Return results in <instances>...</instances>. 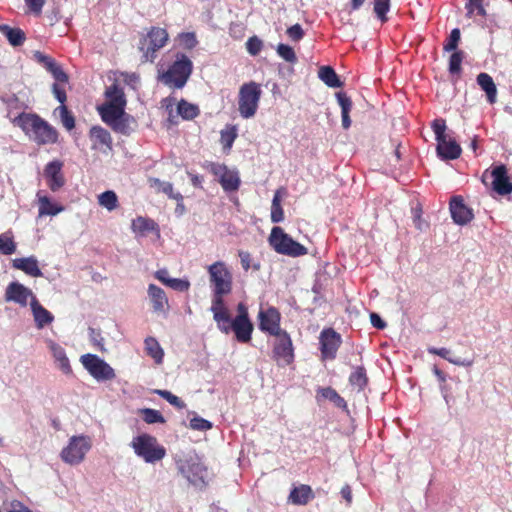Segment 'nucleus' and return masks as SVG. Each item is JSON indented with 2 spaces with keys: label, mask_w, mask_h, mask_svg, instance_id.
Returning a JSON list of instances; mask_svg holds the SVG:
<instances>
[{
  "label": "nucleus",
  "mask_w": 512,
  "mask_h": 512,
  "mask_svg": "<svg viewBox=\"0 0 512 512\" xmlns=\"http://www.w3.org/2000/svg\"><path fill=\"white\" fill-rule=\"evenodd\" d=\"M177 111L183 119L191 120L199 114V109L196 105L190 104L185 100H181L178 103Z\"/></svg>",
  "instance_id": "nucleus-42"
},
{
  "label": "nucleus",
  "mask_w": 512,
  "mask_h": 512,
  "mask_svg": "<svg viewBox=\"0 0 512 512\" xmlns=\"http://www.w3.org/2000/svg\"><path fill=\"white\" fill-rule=\"evenodd\" d=\"M349 382L352 386L356 387L358 391L363 390L368 382L366 370L364 367H356L349 377Z\"/></svg>",
  "instance_id": "nucleus-39"
},
{
  "label": "nucleus",
  "mask_w": 512,
  "mask_h": 512,
  "mask_svg": "<svg viewBox=\"0 0 512 512\" xmlns=\"http://www.w3.org/2000/svg\"><path fill=\"white\" fill-rule=\"evenodd\" d=\"M321 396L325 399L330 400L339 408H346V401L342 398L336 390L330 387L321 388L319 390Z\"/></svg>",
  "instance_id": "nucleus-44"
},
{
  "label": "nucleus",
  "mask_w": 512,
  "mask_h": 512,
  "mask_svg": "<svg viewBox=\"0 0 512 512\" xmlns=\"http://www.w3.org/2000/svg\"><path fill=\"white\" fill-rule=\"evenodd\" d=\"M460 41V30L455 28L451 31L447 43L444 45V50L446 52H451L457 49L458 43Z\"/></svg>",
  "instance_id": "nucleus-55"
},
{
  "label": "nucleus",
  "mask_w": 512,
  "mask_h": 512,
  "mask_svg": "<svg viewBox=\"0 0 512 512\" xmlns=\"http://www.w3.org/2000/svg\"><path fill=\"white\" fill-rule=\"evenodd\" d=\"M450 212L453 221L458 225H465L473 218L472 210L464 204L460 196H454L451 199Z\"/></svg>",
  "instance_id": "nucleus-20"
},
{
  "label": "nucleus",
  "mask_w": 512,
  "mask_h": 512,
  "mask_svg": "<svg viewBox=\"0 0 512 512\" xmlns=\"http://www.w3.org/2000/svg\"><path fill=\"white\" fill-rule=\"evenodd\" d=\"M168 37L165 29L152 27L139 42V50L143 53L142 61L153 62L157 57L156 52L166 45Z\"/></svg>",
  "instance_id": "nucleus-6"
},
{
  "label": "nucleus",
  "mask_w": 512,
  "mask_h": 512,
  "mask_svg": "<svg viewBox=\"0 0 512 512\" xmlns=\"http://www.w3.org/2000/svg\"><path fill=\"white\" fill-rule=\"evenodd\" d=\"M276 52L280 58L288 63L295 64L298 61L295 51L287 44H278Z\"/></svg>",
  "instance_id": "nucleus-45"
},
{
  "label": "nucleus",
  "mask_w": 512,
  "mask_h": 512,
  "mask_svg": "<svg viewBox=\"0 0 512 512\" xmlns=\"http://www.w3.org/2000/svg\"><path fill=\"white\" fill-rule=\"evenodd\" d=\"M239 257L241 261L242 268L245 271H248L251 267V255L247 251H239Z\"/></svg>",
  "instance_id": "nucleus-64"
},
{
  "label": "nucleus",
  "mask_w": 512,
  "mask_h": 512,
  "mask_svg": "<svg viewBox=\"0 0 512 512\" xmlns=\"http://www.w3.org/2000/svg\"><path fill=\"white\" fill-rule=\"evenodd\" d=\"M261 94V87L256 82L251 81L240 87L238 95V110L243 118L249 119L256 114Z\"/></svg>",
  "instance_id": "nucleus-5"
},
{
  "label": "nucleus",
  "mask_w": 512,
  "mask_h": 512,
  "mask_svg": "<svg viewBox=\"0 0 512 512\" xmlns=\"http://www.w3.org/2000/svg\"><path fill=\"white\" fill-rule=\"evenodd\" d=\"M45 344L50 350L57 367L64 374H70L72 372V369L69 359L66 355L65 349L61 345L56 343L54 340L49 338L45 339Z\"/></svg>",
  "instance_id": "nucleus-22"
},
{
  "label": "nucleus",
  "mask_w": 512,
  "mask_h": 512,
  "mask_svg": "<svg viewBox=\"0 0 512 512\" xmlns=\"http://www.w3.org/2000/svg\"><path fill=\"white\" fill-rule=\"evenodd\" d=\"M80 362L97 381H108L116 377L114 369L103 359L94 354H84Z\"/></svg>",
  "instance_id": "nucleus-9"
},
{
  "label": "nucleus",
  "mask_w": 512,
  "mask_h": 512,
  "mask_svg": "<svg viewBox=\"0 0 512 512\" xmlns=\"http://www.w3.org/2000/svg\"><path fill=\"white\" fill-rule=\"evenodd\" d=\"M168 286L179 292H186L190 288V282L186 279L171 278Z\"/></svg>",
  "instance_id": "nucleus-57"
},
{
  "label": "nucleus",
  "mask_w": 512,
  "mask_h": 512,
  "mask_svg": "<svg viewBox=\"0 0 512 512\" xmlns=\"http://www.w3.org/2000/svg\"><path fill=\"white\" fill-rule=\"evenodd\" d=\"M139 413L143 416V420L147 424L165 422L163 415L158 410H154L151 408H143L139 410Z\"/></svg>",
  "instance_id": "nucleus-46"
},
{
  "label": "nucleus",
  "mask_w": 512,
  "mask_h": 512,
  "mask_svg": "<svg viewBox=\"0 0 512 512\" xmlns=\"http://www.w3.org/2000/svg\"><path fill=\"white\" fill-rule=\"evenodd\" d=\"M182 45L187 49H193L198 41L194 33L187 32L180 35Z\"/></svg>",
  "instance_id": "nucleus-60"
},
{
  "label": "nucleus",
  "mask_w": 512,
  "mask_h": 512,
  "mask_svg": "<svg viewBox=\"0 0 512 512\" xmlns=\"http://www.w3.org/2000/svg\"><path fill=\"white\" fill-rule=\"evenodd\" d=\"M432 129L437 143H441V141L443 142V139L448 137L445 134L446 123L443 119H435L432 123Z\"/></svg>",
  "instance_id": "nucleus-52"
},
{
  "label": "nucleus",
  "mask_w": 512,
  "mask_h": 512,
  "mask_svg": "<svg viewBox=\"0 0 512 512\" xmlns=\"http://www.w3.org/2000/svg\"><path fill=\"white\" fill-rule=\"evenodd\" d=\"M92 447L91 438L85 435L72 436L65 446L60 457L63 462L69 465H78L84 459Z\"/></svg>",
  "instance_id": "nucleus-7"
},
{
  "label": "nucleus",
  "mask_w": 512,
  "mask_h": 512,
  "mask_svg": "<svg viewBox=\"0 0 512 512\" xmlns=\"http://www.w3.org/2000/svg\"><path fill=\"white\" fill-rule=\"evenodd\" d=\"M14 123L39 145L57 142L56 129L37 114L21 113L14 119Z\"/></svg>",
  "instance_id": "nucleus-1"
},
{
  "label": "nucleus",
  "mask_w": 512,
  "mask_h": 512,
  "mask_svg": "<svg viewBox=\"0 0 512 512\" xmlns=\"http://www.w3.org/2000/svg\"><path fill=\"white\" fill-rule=\"evenodd\" d=\"M262 47L263 41L257 36H252L246 41L247 52L252 56L258 55Z\"/></svg>",
  "instance_id": "nucleus-53"
},
{
  "label": "nucleus",
  "mask_w": 512,
  "mask_h": 512,
  "mask_svg": "<svg viewBox=\"0 0 512 512\" xmlns=\"http://www.w3.org/2000/svg\"><path fill=\"white\" fill-rule=\"evenodd\" d=\"M0 32L7 38L9 44L13 47L21 46L25 39V33L20 28H13L9 25L2 24Z\"/></svg>",
  "instance_id": "nucleus-31"
},
{
  "label": "nucleus",
  "mask_w": 512,
  "mask_h": 512,
  "mask_svg": "<svg viewBox=\"0 0 512 512\" xmlns=\"http://www.w3.org/2000/svg\"><path fill=\"white\" fill-rule=\"evenodd\" d=\"M192 70V61L185 54L177 53L174 63L159 79L163 84L171 88L181 89L187 83Z\"/></svg>",
  "instance_id": "nucleus-2"
},
{
  "label": "nucleus",
  "mask_w": 512,
  "mask_h": 512,
  "mask_svg": "<svg viewBox=\"0 0 512 512\" xmlns=\"http://www.w3.org/2000/svg\"><path fill=\"white\" fill-rule=\"evenodd\" d=\"M437 154L443 160H454L461 155L460 145L450 138L443 139V142L437 143Z\"/></svg>",
  "instance_id": "nucleus-26"
},
{
  "label": "nucleus",
  "mask_w": 512,
  "mask_h": 512,
  "mask_svg": "<svg viewBox=\"0 0 512 512\" xmlns=\"http://www.w3.org/2000/svg\"><path fill=\"white\" fill-rule=\"evenodd\" d=\"M16 251V243L10 232L0 234V253L11 255Z\"/></svg>",
  "instance_id": "nucleus-43"
},
{
  "label": "nucleus",
  "mask_w": 512,
  "mask_h": 512,
  "mask_svg": "<svg viewBox=\"0 0 512 512\" xmlns=\"http://www.w3.org/2000/svg\"><path fill=\"white\" fill-rule=\"evenodd\" d=\"M55 112L59 113V117L61 119V122L63 126L67 130H72L75 127V119L68 111L67 107L65 105H60Z\"/></svg>",
  "instance_id": "nucleus-47"
},
{
  "label": "nucleus",
  "mask_w": 512,
  "mask_h": 512,
  "mask_svg": "<svg viewBox=\"0 0 512 512\" xmlns=\"http://www.w3.org/2000/svg\"><path fill=\"white\" fill-rule=\"evenodd\" d=\"M90 137L97 143H100L108 148H111L112 138L110 133L106 129L100 126H93L90 129Z\"/></svg>",
  "instance_id": "nucleus-40"
},
{
  "label": "nucleus",
  "mask_w": 512,
  "mask_h": 512,
  "mask_svg": "<svg viewBox=\"0 0 512 512\" xmlns=\"http://www.w3.org/2000/svg\"><path fill=\"white\" fill-rule=\"evenodd\" d=\"M484 0H467L465 8L467 10L466 16L471 18L476 11L480 16H486V10L483 6Z\"/></svg>",
  "instance_id": "nucleus-48"
},
{
  "label": "nucleus",
  "mask_w": 512,
  "mask_h": 512,
  "mask_svg": "<svg viewBox=\"0 0 512 512\" xmlns=\"http://www.w3.org/2000/svg\"><path fill=\"white\" fill-rule=\"evenodd\" d=\"M210 172L218 177V181L225 191H236L240 185V178L236 170L229 169L224 164L209 163Z\"/></svg>",
  "instance_id": "nucleus-13"
},
{
  "label": "nucleus",
  "mask_w": 512,
  "mask_h": 512,
  "mask_svg": "<svg viewBox=\"0 0 512 512\" xmlns=\"http://www.w3.org/2000/svg\"><path fill=\"white\" fill-rule=\"evenodd\" d=\"M46 0H25L26 5L36 14H40Z\"/></svg>",
  "instance_id": "nucleus-62"
},
{
  "label": "nucleus",
  "mask_w": 512,
  "mask_h": 512,
  "mask_svg": "<svg viewBox=\"0 0 512 512\" xmlns=\"http://www.w3.org/2000/svg\"><path fill=\"white\" fill-rule=\"evenodd\" d=\"M341 344L340 335L333 329H325L320 334V350L323 358L334 359Z\"/></svg>",
  "instance_id": "nucleus-17"
},
{
  "label": "nucleus",
  "mask_w": 512,
  "mask_h": 512,
  "mask_svg": "<svg viewBox=\"0 0 512 512\" xmlns=\"http://www.w3.org/2000/svg\"><path fill=\"white\" fill-rule=\"evenodd\" d=\"M275 336L273 357L279 366L289 365L294 358L292 341L287 332H280Z\"/></svg>",
  "instance_id": "nucleus-12"
},
{
  "label": "nucleus",
  "mask_w": 512,
  "mask_h": 512,
  "mask_svg": "<svg viewBox=\"0 0 512 512\" xmlns=\"http://www.w3.org/2000/svg\"><path fill=\"white\" fill-rule=\"evenodd\" d=\"M151 188H154L157 192L166 194L169 198L181 201L183 199L179 192H174L173 185L170 182L161 181L158 178L151 177L148 180Z\"/></svg>",
  "instance_id": "nucleus-33"
},
{
  "label": "nucleus",
  "mask_w": 512,
  "mask_h": 512,
  "mask_svg": "<svg viewBox=\"0 0 512 512\" xmlns=\"http://www.w3.org/2000/svg\"><path fill=\"white\" fill-rule=\"evenodd\" d=\"M38 202L39 217H43L46 215L55 216L64 210L62 206L51 203L50 199L47 196H41L39 193Z\"/></svg>",
  "instance_id": "nucleus-35"
},
{
  "label": "nucleus",
  "mask_w": 512,
  "mask_h": 512,
  "mask_svg": "<svg viewBox=\"0 0 512 512\" xmlns=\"http://www.w3.org/2000/svg\"><path fill=\"white\" fill-rule=\"evenodd\" d=\"M104 95L108 101L97 107L99 113H105L111 109H125L127 104L126 97L123 88L118 83L115 82L107 87Z\"/></svg>",
  "instance_id": "nucleus-14"
},
{
  "label": "nucleus",
  "mask_w": 512,
  "mask_h": 512,
  "mask_svg": "<svg viewBox=\"0 0 512 512\" xmlns=\"http://www.w3.org/2000/svg\"><path fill=\"white\" fill-rule=\"evenodd\" d=\"M464 54L462 51H456L451 54L449 58V72L451 74H458L461 71V63L463 61Z\"/></svg>",
  "instance_id": "nucleus-50"
},
{
  "label": "nucleus",
  "mask_w": 512,
  "mask_h": 512,
  "mask_svg": "<svg viewBox=\"0 0 512 512\" xmlns=\"http://www.w3.org/2000/svg\"><path fill=\"white\" fill-rule=\"evenodd\" d=\"M30 307L34 318L35 326L38 329H43L45 326L51 324L54 321L53 314L40 304L37 297L32 298V301L30 302Z\"/></svg>",
  "instance_id": "nucleus-24"
},
{
  "label": "nucleus",
  "mask_w": 512,
  "mask_h": 512,
  "mask_svg": "<svg viewBox=\"0 0 512 512\" xmlns=\"http://www.w3.org/2000/svg\"><path fill=\"white\" fill-rule=\"evenodd\" d=\"M269 244L279 254L290 257H299L306 255L308 250L299 242L292 239L284 230L275 226L272 228L269 236Z\"/></svg>",
  "instance_id": "nucleus-3"
},
{
  "label": "nucleus",
  "mask_w": 512,
  "mask_h": 512,
  "mask_svg": "<svg viewBox=\"0 0 512 512\" xmlns=\"http://www.w3.org/2000/svg\"><path fill=\"white\" fill-rule=\"evenodd\" d=\"M226 294H218L213 292L211 300V312L213 313V319L217 323V327L220 331L228 330L229 311L224 304L223 297Z\"/></svg>",
  "instance_id": "nucleus-18"
},
{
  "label": "nucleus",
  "mask_w": 512,
  "mask_h": 512,
  "mask_svg": "<svg viewBox=\"0 0 512 512\" xmlns=\"http://www.w3.org/2000/svg\"><path fill=\"white\" fill-rule=\"evenodd\" d=\"M312 498V490L308 485L294 487L288 497L289 502L295 505H305Z\"/></svg>",
  "instance_id": "nucleus-30"
},
{
  "label": "nucleus",
  "mask_w": 512,
  "mask_h": 512,
  "mask_svg": "<svg viewBox=\"0 0 512 512\" xmlns=\"http://www.w3.org/2000/svg\"><path fill=\"white\" fill-rule=\"evenodd\" d=\"M477 83L485 91L487 100L493 104L497 98V88L492 77L487 73H480L477 76Z\"/></svg>",
  "instance_id": "nucleus-29"
},
{
  "label": "nucleus",
  "mask_w": 512,
  "mask_h": 512,
  "mask_svg": "<svg viewBox=\"0 0 512 512\" xmlns=\"http://www.w3.org/2000/svg\"><path fill=\"white\" fill-rule=\"evenodd\" d=\"M180 473L196 487H203L206 484L208 471L198 458L190 457L178 463Z\"/></svg>",
  "instance_id": "nucleus-11"
},
{
  "label": "nucleus",
  "mask_w": 512,
  "mask_h": 512,
  "mask_svg": "<svg viewBox=\"0 0 512 512\" xmlns=\"http://www.w3.org/2000/svg\"><path fill=\"white\" fill-rule=\"evenodd\" d=\"M131 228L133 232L144 235L147 232L156 231L157 224L151 219L139 216L132 221Z\"/></svg>",
  "instance_id": "nucleus-36"
},
{
  "label": "nucleus",
  "mask_w": 512,
  "mask_h": 512,
  "mask_svg": "<svg viewBox=\"0 0 512 512\" xmlns=\"http://www.w3.org/2000/svg\"><path fill=\"white\" fill-rule=\"evenodd\" d=\"M491 175L493 177L492 187L499 195H507L512 192V181L507 173L505 165L495 166Z\"/></svg>",
  "instance_id": "nucleus-19"
},
{
  "label": "nucleus",
  "mask_w": 512,
  "mask_h": 512,
  "mask_svg": "<svg viewBox=\"0 0 512 512\" xmlns=\"http://www.w3.org/2000/svg\"><path fill=\"white\" fill-rule=\"evenodd\" d=\"M228 330L222 331L225 334H228L231 330L234 331L235 336L239 342H249L251 339V334L253 331V325L249 318H245L242 315H237L233 320L231 316H229V320L227 323Z\"/></svg>",
  "instance_id": "nucleus-16"
},
{
  "label": "nucleus",
  "mask_w": 512,
  "mask_h": 512,
  "mask_svg": "<svg viewBox=\"0 0 512 512\" xmlns=\"http://www.w3.org/2000/svg\"><path fill=\"white\" fill-rule=\"evenodd\" d=\"M36 297L31 289L19 282H11L5 290V301L14 302L21 307H26Z\"/></svg>",
  "instance_id": "nucleus-15"
},
{
  "label": "nucleus",
  "mask_w": 512,
  "mask_h": 512,
  "mask_svg": "<svg viewBox=\"0 0 512 512\" xmlns=\"http://www.w3.org/2000/svg\"><path fill=\"white\" fill-rule=\"evenodd\" d=\"M48 71L53 75L57 82L66 83L68 81L67 74L57 63H49Z\"/></svg>",
  "instance_id": "nucleus-56"
},
{
  "label": "nucleus",
  "mask_w": 512,
  "mask_h": 512,
  "mask_svg": "<svg viewBox=\"0 0 512 512\" xmlns=\"http://www.w3.org/2000/svg\"><path fill=\"white\" fill-rule=\"evenodd\" d=\"M52 92L55 96V98L61 103V105H64L66 101V92L64 89H62L57 83H54L52 85Z\"/></svg>",
  "instance_id": "nucleus-63"
},
{
  "label": "nucleus",
  "mask_w": 512,
  "mask_h": 512,
  "mask_svg": "<svg viewBox=\"0 0 512 512\" xmlns=\"http://www.w3.org/2000/svg\"><path fill=\"white\" fill-rule=\"evenodd\" d=\"M148 295L152 302L153 310L157 313H166V307L168 306V298L164 290L155 284L148 286Z\"/></svg>",
  "instance_id": "nucleus-27"
},
{
  "label": "nucleus",
  "mask_w": 512,
  "mask_h": 512,
  "mask_svg": "<svg viewBox=\"0 0 512 512\" xmlns=\"http://www.w3.org/2000/svg\"><path fill=\"white\" fill-rule=\"evenodd\" d=\"M135 454L144 459L147 463H154L164 458L166 451L158 444L157 439L150 434H140L131 442Z\"/></svg>",
  "instance_id": "nucleus-4"
},
{
  "label": "nucleus",
  "mask_w": 512,
  "mask_h": 512,
  "mask_svg": "<svg viewBox=\"0 0 512 512\" xmlns=\"http://www.w3.org/2000/svg\"><path fill=\"white\" fill-rule=\"evenodd\" d=\"M98 203L108 211H113L117 208L118 197L114 191L108 190L98 196Z\"/></svg>",
  "instance_id": "nucleus-41"
},
{
  "label": "nucleus",
  "mask_w": 512,
  "mask_h": 512,
  "mask_svg": "<svg viewBox=\"0 0 512 512\" xmlns=\"http://www.w3.org/2000/svg\"><path fill=\"white\" fill-rule=\"evenodd\" d=\"M62 163L58 160L49 162L44 169V176L48 179L52 191H57L64 185V178L61 174Z\"/></svg>",
  "instance_id": "nucleus-23"
},
{
  "label": "nucleus",
  "mask_w": 512,
  "mask_h": 512,
  "mask_svg": "<svg viewBox=\"0 0 512 512\" xmlns=\"http://www.w3.org/2000/svg\"><path fill=\"white\" fill-rule=\"evenodd\" d=\"M145 350L149 356H151L156 363L160 364L163 360L164 352L158 341L153 337L145 339Z\"/></svg>",
  "instance_id": "nucleus-37"
},
{
  "label": "nucleus",
  "mask_w": 512,
  "mask_h": 512,
  "mask_svg": "<svg viewBox=\"0 0 512 512\" xmlns=\"http://www.w3.org/2000/svg\"><path fill=\"white\" fill-rule=\"evenodd\" d=\"M236 137L237 133L235 128H230L221 131V141L224 144V147L230 148Z\"/></svg>",
  "instance_id": "nucleus-58"
},
{
  "label": "nucleus",
  "mask_w": 512,
  "mask_h": 512,
  "mask_svg": "<svg viewBox=\"0 0 512 512\" xmlns=\"http://www.w3.org/2000/svg\"><path fill=\"white\" fill-rule=\"evenodd\" d=\"M89 338L90 341L97 346L101 351H105L104 345H103V337L101 336V333L99 330L95 328H89Z\"/></svg>",
  "instance_id": "nucleus-59"
},
{
  "label": "nucleus",
  "mask_w": 512,
  "mask_h": 512,
  "mask_svg": "<svg viewBox=\"0 0 512 512\" xmlns=\"http://www.w3.org/2000/svg\"><path fill=\"white\" fill-rule=\"evenodd\" d=\"M157 395L165 399L167 402H169L171 405L178 409H183L185 407V403L176 395L172 394L168 390H160L157 389L154 391Z\"/></svg>",
  "instance_id": "nucleus-49"
},
{
  "label": "nucleus",
  "mask_w": 512,
  "mask_h": 512,
  "mask_svg": "<svg viewBox=\"0 0 512 512\" xmlns=\"http://www.w3.org/2000/svg\"><path fill=\"white\" fill-rule=\"evenodd\" d=\"M99 114L103 122L109 125L116 133L130 135L134 131L135 120L125 112V109H111Z\"/></svg>",
  "instance_id": "nucleus-10"
},
{
  "label": "nucleus",
  "mask_w": 512,
  "mask_h": 512,
  "mask_svg": "<svg viewBox=\"0 0 512 512\" xmlns=\"http://www.w3.org/2000/svg\"><path fill=\"white\" fill-rule=\"evenodd\" d=\"M318 77L330 88H339L343 85L335 70L331 66L320 67L318 71Z\"/></svg>",
  "instance_id": "nucleus-34"
},
{
  "label": "nucleus",
  "mask_w": 512,
  "mask_h": 512,
  "mask_svg": "<svg viewBox=\"0 0 512 512\" xmlns=\"http://www.w3.org/2000/svg\"><path fill=\"white\" fill-rule=\"evenodd\" d=\"M389 8L390 0H374V12L382 22L387 20L386 14Z\"/></svg>",
  "instance_id": "nucleus-51"
},
{
  "label": "nucleus",
  "mask_w": 512,
  "mask_h": 512,
  "mask_svg": "<svg viewBox=\"0 0 512 512\" xmlns=\"http://www.w3.org/2000/svg\"><path fill=\"white\" fill-rule=\"evenodd\" d=\"M212 291L218 294H229L232 290V274L222 261H217L208 267Z\"/></svg>",
  "instance_id": "nucleus-8"
},
{
  "label": "nucleus",
  "mask_w": 512,
  "mask_h": 512,
  "mask_svg": "<svg viewBox=\"0 0 512 512\" xmlns=\"http://www.w3.org/2000/svg\"><path fill=\"white\" fill-rule=\"evenodd\" d=\"M336 98L339 106L341 107L342 127L344 129H348L351 126L349 113L352 109V101L344 92H337Z\"/></svg>",
  "instance_id": "nucleus-32"
},
{
  "label": "nucleus",
  "mask_w": 512,
  "mask_h": 512,
  "mask_svg": "<svg viewBox=\"0 0 512 512\" xmlns=\"http://www.w3.org/2000/svg\"><path fill=\"white\" fill-rule=\"evenodd\" d=\"M289 38L293 41H299L304 36V31L300 24H294L291 27H289L286 31Z\"/></svg>",
  "instance_id": "nucleus-61"
},
{
  "label": "nucleus",
  "mask_w": 512,
  "mask_h": 512,
  "mask_svg": "<svg viewBox=\"0 0 512 512\" xmlns=\"http://www.w3.org/2000/svg\"><path fill=\"white\" fill-rule=\"evenodd\" d=\"M190 428L198 431H206L212 428V423L204 418L195 416L190 420Z\"/></svg>",
  "instance_id": "nucleus-54"
},
{
  "label": "nucleus",
  "mask_w": 512,
  "mask_h": 512,
  "mask_svg": "<svg viewBox=\"0 0 512 512\" xmlns=\"http://www.w3.org/2000/svg\"><path fill=\"white\" fill-rule=\"evenodd\" d=\"M259 327L263 331L269 332L271 335H276L283 330L280 329V314L274 308H269L266 311L259 313Z\"/></svg>",
  "instance_id": "nucleus-21"
},
{
  "label": "nucleus",
  "mask_w": 512,
  "mask_h": 512,
  "mask_svg": "<svg viewBox=\"0 0 512 512\" xmlns=\"http://www.w3.org/2000/svg\"><path fill=\"white\" fill-rule=\"evenodd\" d=\"M12 267L31 277H41L43 275L38 266V260L34 256L15 258L12 260Z\"/></svg>",
  "instance_id": "nucleus-25"
},
{
  "label": "nucleus",
  "mask_w": 512,
  "mask_h": 512,
  "mask_svg": "<svg viewBox=\"0 0 512 512\" xmlns=\"http://www.w3.org/2000/svg\"><path fill=\"white\" fill-rule=\"evenodd\" d=\"M428 352L430 354L438 355L441 358L449 361L450 363L457 365V366H464V367H470L472 366L474 360L473 359H467V358H460V357H454L452 356V353L447 348H435L430 347L428 348Z\"/></svg>",
  "instance_id": "nucleus-28"
},
{
  "label": "nucleus",
  "mask_w": 512,
  "mask_h": 512,
  "mask_svg": "<svg viewBox=\"0 0 512 512\" xmlns=\"http://www.w3.org/2000/svg\"><path fill=\"white\" fill-rule=\"evenodd\" d=\"M282 189H278L272 199L271 204V221L273 223H280L284 220V212L281 206Z\"/></svg>",
  "instance_id": "nucleus-38"
}]
</instances>
